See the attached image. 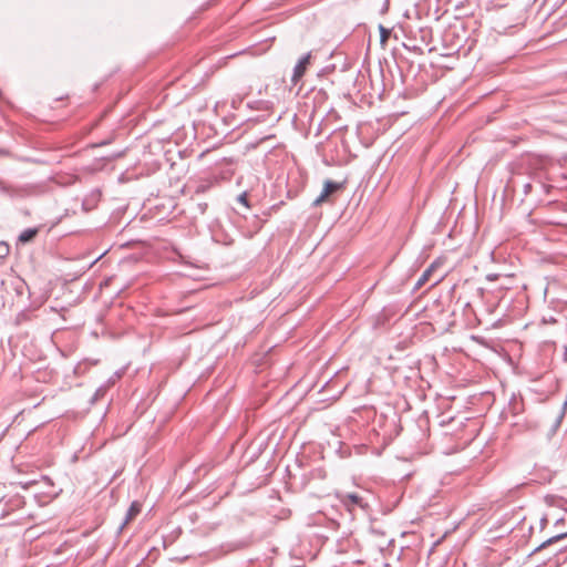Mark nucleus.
<instances>
[{"instance_id": "obj_1", "label": "nucleus", "mask_w": 567, "mask_h": 567, "mask_svg": "<svg viewBox=\"0 0 567 567\" xmlns=\"http://www.w3.org/2000/svg\"><path fill=\"white\" fill-rule=\"evenodd\" d=\"M24 504H25L24 498L19 494H14L8 498L1 499L0 501V518H7L14 511L23 508Z\"/></svg>"}, {"instance_id": "obj_2", "label": "nucleus", "mask_w": 567, "mask_h": 567, "mask_svg": "<svg viewBox=\"0 0 567 567\" xmlns=\"http://www.w3.org/2000/svg\"><path fill=\"white\" fill-rule=\"evenodd\" d=\"M338 498L340 499V503L351 513L357 507H359L363 511H365L368 508V504L357 493H340V494H338Z\"/></svg>"}, {"instance_id": "obj_3", "label": "nucleus", "mask_w": 567, "mask_h": 567, "mask_svg": "<svg viewBox=\"0 0 567 567\" xmlns=\"http://www.w3.org/2000/svg\"><path fill=\"white\" fill-rule=\"evenodd\" d=\"M340 187L341 185L336 182L326 181L321 194L313 200V206H319L322 204L328 196L338 190Z\"/></svg>"}, {"instance_id": "obj_4", "label": "nucleus", "mask_w": 567, "mask_h": 567, "mask_svg": "<svg viewBox=\"0 0 567 567\" xmlns=\"http://www.w3.org/2000/svg\"><path fill=\"white\" fill-rule=\"evenodd\" d=\"M310 56L311 54L310 53H307L305 54L299 61L298 63L295 65L293 68V73H292V76H291V81L293 83H297L305 74L306 72V69H307V65L309 64L310 62Z\"/></svg>"}, {"instance_id": "obj_5", "label": "nucleus", "mask_w": 567, "mask_h": 567, "mask_svg": "<svg viewBox=\"0 0 567 567\" xmlns=\"http://www.w3.org/2000/svg\"><path fill=\"white\" fill-rule=\"evenodd\" d=\"M142 511V504L138 501L132 502L128 507L125 518L120 526V530H122L127 524H130Z\"/></svg>"}, {"instance_id": "obj_6", "label": "nucleus", "mask_w": 567, "mask_h": 567, "mask_svg": "<svg viewBox=\"0 0 567 567\" xmlns=\"http://www.w3.org/2000/svg\"><path fill=\"white\" fill-rule=\"evenodd\" d=\"M217 183V178L209 176L207 178L199 179L195 186L196 194H204L209 190Z\"/></svg>"}, {"instance_id": "obj_7", "label": "nucleus", "mask_w": 567, "mask_h": 567, "mask_svg": "<svg viewBox=\"0 0 567 567\" xmlns=\"http://www.w3.org/2000/svg\"><path fill=\"white\" fill-rule=\"evenodd\" d=\"M567 536V528L565 530H558L555 535L550 536L549 538H547L546 540H544L537 548L536 550H539L542 548H545L547 546H549L550 544H554L563 538H565Z\"/></svg>"}, {"instance_id": "obj_8", "label": "nucleus", "mask_w": 567, "mask_h": 567, "mask_svg": "<svg viewBox=\"0 0 567 567\" xmlns=\"http://www.w3.org/2000/svg\"><path fill=\"white\" fill-rule=\"evenodd\" d=\"M437 265H439V262L434 261L430 265V267L427 269L424 270V272L422 274V276L419 278V280L416 282L417 288L422 287L424 284H426L430 280V277H431L432 272L434 271V269L437 267Z\"/></svg>"}, {"instance_id": "obj_9", "label": "nucleus", "mask_w": 567, "mask_h": 567, "mask_svg": "<svg viewBox=\"0 0 567 567\" xmlns=\"http://www.w3.org/2000/svg\"><path fill=\"white\" fill-rule=\"evenodd\" d=\"M38 234L37 228H27L19 235L20 243H29Z\"/></svg>"}, {"instance_id": "obj_10", "label": "nucleus", "mask_w": 567, "mask_h": 567, "mask_svg": "<svg viewBox=\"0 0 567 567\" xmlns=\"http://www.w3.org/2000/svg\"><path fill=\"white\" fill-rule=\"evenodd\" d=\"M10 247L7 243L0 241V258H4L9 255Z\"/></svg>"}, {"instance_id": "obj_11", "label": "nucleus", "mask_w": 567, "mask_h": 567, "mask_svg": "<svg viewBox=\"0 0 567 567\" xmlns=\"http://www.w3.org/2000/svg\"><path fill=\"white\" fill-rule=\"evenodd\" d=\"M237 200L244 205L245 207H248V192L244 190L237 196Z\"/></svg>"}, {"instance_id": "obj_12", "label": "nucleus", "mask_w": 567, "mask_h": 567, "mask_svg": "<svg viewBox=\"0 0 567 567\" xmlns=\"http://www.w3.org/2000/svg\"><path fill=\"white\" fill-rule=\"evenodd\" d=\"M380 35H381V42L383 43L390 37V31L386 30L384 27L380 25Z\"/></svg>"}, {"instance_id": "obj_13", "label": "nucleus", "mask_w": 567, "mask_h": 567, "mask_svg": "<svg viewBox=\"0 0 567 567\" xmlns=\"http://www.w3.org/2000/svg\"><path fill=\"white\" fill-rule=\"evenodd\" d=\"M566 519L565 518H558L555 523V526L565 525Z\"/></svg>"}, {"instance_id": "obj_14", "label": "nucleus", "mask_w": 567, "mask_h": 567, "mask_svg": "<svg viewBox=\"0 0 567 567\" xmlns=\"http://www.w3.org/2000/svg\"><path fill=\"white\" fill-rule=\"evenodd\" d=\"M441 280H442V277H439V278L434 281V284L436 285V284H439Z\"/></svg>"}]
</instances>
